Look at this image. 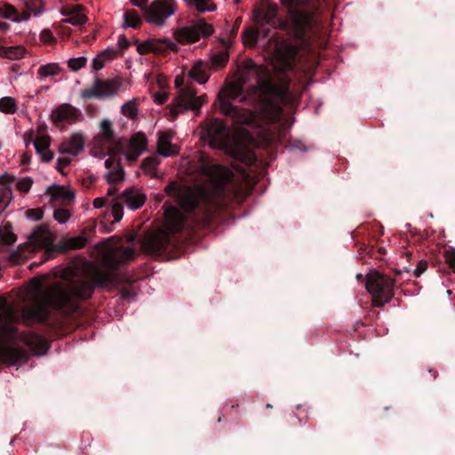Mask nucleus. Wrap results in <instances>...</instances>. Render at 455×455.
Returning a JSON list of instances; mask_svg holds the SVG:
<instances>
[{"label":"nucleus","instance_id":"nucleus-58","mask_svg":"<svg viewBox=\"0 0 455 455\" xmlns=\"http://www.w3.org/2000/svg\"><path fill=\"white\" fill-rule=\"evenodd\" d=\"M365 253V254H369L371 256H374L375 252H374V248L373 247H370L369 245H365L363 244L361 248H360V253Z\"/></svg>","mask_w":455,"mask_h":455},{"label":"nucleus","instance_id":"nucleus-50","mask_svg":"<svg viewBox=\"0 0 455 455\" xmlns=\"http://www.w3.org/2000/svg\"><path fill=\"white\" fill-rule=\"evenodd\" d=\"M168 99V93L166 92H156L153 94L154 102L162 105L165 103Z\"/></svg>","mask_w":455,"mask_h":455},{"label":"nucleus","instance_id":"nucleus-17","mask_svg":"<svg viewBox=\"0 0 455 455\" xmlns=\"http://www.w3.org/2000/svg\"><path fill=\"white\" fill-rule=\"evenodd\" d=\"M147 148V138L144 133L137 132L130 140L127 148L123 151L126 159L135 162Z\"/></svg>","mask_w":455,"mask_h":455},{"label":"nucleus","instance_id":"nucleus-12","mask_svg":"<svg viewBox=\"0 0 455 455\" xmlns=\"http://www.w3.org/2000/svg\"><path fill=\"white\" fill-rule=\"evenodd\" d=\"M296 54L297 49L291 44L284 41L275 43L271 56L272 65L277 70H287L292 66Z\"/></svg>","mask_w":455,"mask_h":455},{"label":"nucleus","instance_id":"nucleus-63","mask_svg":"<svg viewBox=\"0 0 455 455\" xmlns=\"http://www.w3.org/2000/svg\"><path fill=\"white\" fill-rule=\"evenodd\" d=\"M117 189L115 187H109L107 192L108 196H114L116 193Z\"/></svg>","mask_w":455,"mask_h":455},{"label":"nucleus","instance_id":"nucleus-39","mask_svg":"<svg viewBox=\"0 0 455 455\" xmlns=\"http://www.w3.org/2000/svg\"><path fill=\"white\" fill-rule=\"evenodd\" d=\"M124 174V171L121 168H115L109 171L107 175L108 183L113 185L116 182L123 180Z\"/></svg>","mask_w":455,"mask_h":455},{"label":"nucleus","instance_id":"nucleus-54","mask_svg":"<svg viewBox=\"0 0 455 455\" xmlns=\"http://www.w3.org/2000/svg\"><path fill=\"white\" fill-rule=\"evenodd\" d=\"M106 61L111 60L116 57V52L114 49H106L99 53Z\"/></svg>","mask_w":455,"mask_h":455},{"label":"nucleus","instance_id":"nucleus-26","mask_svg":"<svg viewBox=\"0 0 455 455\" xmlns=\"http://www.w3.org/2000/svg\"><path fill=\"white\" fill-rule=\"evenodd\" d=\"M164 39L148 40L138 45L137 50L140 54L154 52L160 54L164 52Z\"/></svg>","mask_w":455,"mask_h":455},{"label":"nucleus","instance_id":"nucleus-2","mask_svg":"<svg viewBox=\"0 0 455 455\" xmlns=\"http://www.w3.org/2000/svg\"><path fill=\"white\" fill-rule=\"evenodd\" d=\"M231 116L235 117L233 123H242L245 127L235 128L232 132L228 124L214 116H207L199 126L200 138L211 148L221 149L247 165L253 164L257 158L243 141L251 142L254 136L267 141L282 140L293 123L287 118L291 116Z\"/></svg>","mask_w":455,"mask_h":455},{"label":"nucleus","instance_id":"nucleus-38","mask_svg":"<svg viewBox=\"0 0 455 455\" xmlns=\"http://www.w3.org/2000/svg\"><path fill=\"white\" fill-rule=\"evenodd\" d=\"M123 204H124V203L119 199V196L117 198L114 199V201H113L112 215L114 217L115 222L120 221L123 218V215H124Z\"/></svg>","mask_w":455,"mask_h":455},{"label":"nucleus","instance_id":"nucleus-31","mask_svg":"<svg viewBox=\"0 0 455 455\" xmlns=\"http://www.w3.org/2000/svg\"><path fill=\"white\" fill-rule=\"evenodd\" d=\"M47 194L55 200L61 199L65 202H69L75 198L73 192L66 190L63 187L52 186L48 188Z\"/></svg>","mask_w":455,"mask_h":455},{"label":"nucleus","instance_id":"nucleus-4","mask_svg":"<svg viewBox=\"0 0 455 455\" xmlns=\"http://www.w3.org/2000/svg\"><path fill=\"white\" fill-rule=\"evenodd\" d=\"M17 339L37 355L46 354L50 347L46 339L41 335L31 331L20 333L15 326L10 323H4L0 319V361L14 364L28 359L27 353L22 347L8 344Z\"/></svg>","mask_w":455,"mask_h":455},{"label":"nucleus","instance_id":"nucleus-60","mask_svg":"<svg viewBox=\"0 0 455 455\" xmlns=\"http://www.w3.org/2000/svg\"><path fill=\"white\" fill-rule=\"evenodd\" d=\"M115 164H116V160L112 157H109L108 158L106 161H105V166L107 169L108 170H113L115 169Z\"/></svg>","mask_w":455,"mask_h":455},{"label":"nucleus","instance_id":"nucleus-35","mask_svg":"<svg viewBox=\"0 0 455 455\" xmlns=\"http://www.w3.org/2000/svg\"><path fill=\"white\" fill-rule=\"evenodd\" d=\"M259 32L256 28L250 27L247 28L242 36L243 44L246 47H253L258 40Z\"/></svg>","mask_w":455,"mask_h":455},{"label":"nucleus","instance_id":"nucleus-24","mask_svg":"<svg viewBox=\"0 0 455 455\" xmlns=\"http://www.w3.org/2000/svg\"><path fill=\"white\" fill-rule=\"evenodd\" d=\"M62 14L68 16V18L62 20V22L69 23L74 26H81L87 20V18L83 12L81 6L68 8L62 12Z\"/></svg>","mask_w":455,"mask_h":455},{"label":"nucleus","instance_id":"nucleus-30","mask_svg":"<svg viewBox=\"0 0 455 455\" xmlns=\"http://www.w3.org/2000/svg\"><path fill=\"white\" fill-rule=\"evenodd\" d=\"M95 227H91L88 229L84 228L82 235L75 237H71L67 242V246L71 250H79L86 246L88 243V237L86 236L87 232H92Z\"/></svg>","mask_w":455,"mask_h":455},{"label":"nucleus","instance_id":"nucleus-25","mask_svg":"<svg viewBox=\"0 0 455 455\" xmlns=\"http://www.w3.org/2000/svg\"><path fill=\"white\" fill-rule=\"evenodd\" d=\"M188 7L198 12H213L217 10V4L213 0H182Z\"/></svg>","mask_w":455,"mask_h":455},{"label":"nucleus","instance_id":"nucleus-8","mask_svg":"<svg viewBox=\"0 0 455 455\" xmlns=\"http://www.w3.org/2000/svg\"><path fill=\"white\" fill-rule=\"evenodd\" d=\"M178 10V0H153L145 9L147 22L162 27Z\"/></svg>","mask_w":455,"mask_h":455},{"label":"nucleus","instance_id":"nucleus-29","mask_svg":"<svg viewBox=\"0 0 455 455\" xmlns=\"http://www.w3.org/2000/svg\"><path fill=\"white\" fill-rule=\"evenodd\" d=\"M17 241V235L13 233L11 222H4L0 226V243L3 245H12Z\"/></svg>","mask_w":455,"mask_h":455},{"label":"nucleus","instance_id":"nucleus-56","mask_svg":"<svg viewBox=\"0 0 455 455\" xmlns=\"http://www.w3.org/2000/svg\"><path fill=\"white\" fill-rule=\"evenodd\" d=\"M291 146L293 148H296V149H299V150H301V151H306L307 150V147L306 145H304L300 140H294L291 142Z\"/></svg>","mask_w":455,"mask_h":455},{"label":"nucleus","instance_id":"nucleus-21","mask_svg":"<svg viewBox=\"0 0 455 455\" xmlns=\"http://www.w3.org/2000/svg\"><path fill=\"white\" fill-rule=\"evenodd\" d=\"M210 70L211 68L206 62L203 60H197L190 68L188 76L200 84H204L208 81L210 77Z\"/></svg>","mask_w":455,"mask_h":455},{"label":"nucleus","instance_id":"nucleus-13","mask_svg":"<svg viewBox=\"0 0 455 455\" xmlns=\"http://www.w3.org/2000/svg\"><path fill=\"white\" fill-rule=\"evenodd\" d=\"M121 86L119 79H96L92 85L81 92L84 99L108 98L115 95Z\"/></svg>","mask_w":455,"mask_h":455},{"label":"nucleus","instance_id":"nucleus-16","mask_svg":"<svg viewBox=\"0 0 455 455\" xmlns=\"http://www.w3.org/2000/svg\"><path fill=\"white\" fill-rule=\"evenodd\" d=\"M100 127V133L93 139L95 146L103 150L107 146L116 145V140L112 123L108 119H104L101 121Z\"/></svg>","mask_w":455,"mask_h":455},{"label":"nucleus","instance_id":"nucleus-48","mask_svg":"<svg viewBox=\"0 0 455 455\" xmlns=\"http://www.w3.org/2000/svg\"><path fill=\"white\" fill-rule=\"evenodd\" d=\"M106 60H104V58H102L100 54H98L93 60H92V68L93 70L95 71H99L100 70L101 68H104L105 64H106Z\"/></svg>","mask_w":455,"mask_h":455},{"label":"nucleus","instance_id":"nucleus-3","mask_svg":"<svg viewBox=\"0 0 455 455\" xmlns=\"http://www.w3.org/2000/svg\"><path fill=\"white\" fill-rule=\"evenodd\" d=\"M198 170L211 182L208 189H201L198 195L191 191H181L175 183H170L165 188V192L177 197L180 207L187 212L192 213L198 211L202 213V221L210 225L221 210L228 207L229 202L236 197L235 191V175L228 168L217 164L204 153L198 159Z\"/></svg>","mask_w":455,"mask_h":455},{"label":"nucleus","instance_id":"nucleus-23","mask_svg":"<svg viewBox=\"0 0 455 455\" xmlns=\"http://www.w3.org/2000/svg\"><path fill=\"white\" fill-rule=\"evenodd\" d=\"M172 135L166 132H161L157 140V152L163 156L168 157L178 153L177 147L171 143Z\"/></svg>","mask_w":455,"mask_h":455},{"label":"nucleus","instance_id":"nucleus-15","mask_svg":"<svg viewBox=\"0 0 455 455\" xmlns=\"http://www.w3.org/2000/svg\"><path fill=\"white\" fill-rule=\"evenodd\" d=\"M277 6L269 0H260L252 11V20L257 26L270 24L277 15Z\"/></svg>","mask_w":455,"mask_h":455},{"label":"nucleus","instance_id":"nucleus-20","mask_svg":"<svg viewBox=\"0 0 455 455\" xmlns=\"http://www.w3.org/2000/svg\"><path fill=\"white\" fill-rule=\"evenodd\" d=\"M85 144L84 137L82 133H74L68 140L61 143L60 151L62 154L77 156L84 150Z\"/></svg>","mask_w":455,"mask_h":455},{"label":"nucleus","instance_id":"nucleus-1","mask_svg":"<svg viewBox=\"0 0 455 455\" xmlns=\"http://www.w3.org/2000/svg\"><path fill=\"white\" fill-rule=\"evenodd\" d=\"M135 251L131 247L123 250L120 259H109L110 270L96 269L92 273L91 278L82 276H67L64 273L63 281L51 284L43 293L41 301L22 309L21 315L24 321L30 324L36 322L46 323L51 316L50 309L59 312L64 316H71L81 309L80 303L90 299L95 287H108L116 282L114 273L120 267L121 260H132Z\"/></svg>","mask_w":455,"mask_h":455},{"label":"nucleus","instance_id":"nucleus-49","mask_svg":"<svg viewBox=\"0 0 455 455\" xmlns=\"http://www.w3.org/2000/svg\"><path fill=\"white\" fill-rule=\"evenodd\" d=\"M428 263L427 260H419L418 262L417 267L413 270V275L415 277L420 276L427 268Z\"/></svg>","mask_w":455,"mask_h":455},{"label":"nucleus","instance_id":"nucleus-34","mask_svg":"<svg viewBox=\"0 0 455 455\" xmlns=\"http://www.w3.org/2000/svg\"><path fill=\"white\" fill-rule=\"evenodd\" d=\"M18 110L17 102L12 97H3L0 99V112L4 114H14Z\"/></svg>","mask_w":455,"mask_h":455},{"label":"nucleus","instance_id":"nucleus-61","mask_svg":"<svg viewBox=\"0 0 455 455\" xmlns=\"http://www.w3.org/2000/svg\"><path fill=\"white\" fill-rule=\"evenodd\" d=\"M183 81H184V76H177L176 78H175V86L177 88H182V84H183Z\"/></svg>","mask_w":455,"mask_h":455},{"label":"nucleus","instance_id":"nucleus-43","mask_svg":"<svg viewBox=\"0 0 455 455\" xmlns=\"http://www.w3.org/2000/svg\"><path fill=\"white\" fill-rule=\"evenodd\" d=\"M443 258L449 268L455 272V249L445 250Z\"/></svg>","mask_w":455,"mask_h":455},{"label":"nucleus","instance_id":"nucleus-46","mask_svg":"<svg viewBox=\"0 0 455 455\" xmlns=\"http://www.w3.org/2000/svg\"><path fill=\"white\" fill-rule=\"evenodd\" d=\"M15 8L12 5L6 4L0 7V16L5 19H11L15 14Z\"/></svg>","mask_w":455,"mask_h":455},{"label":"nucleus","instance_id":"nucleus-44","mask_svg":"<svg viewBox=\"0 0 455 455\" xmlns=\"http://www.w3.org/2000/svg\"><path fill=\"white\" fill-rule=\"evenodd\" d=\"M33 184V180L30 178H25L22 180H20L17 182V188L23 193H27L31 188V186Z\"/></svg>","mask_w":455,"mask_h":455},{"label":"nucleus","instance_id":"nucleus-59","mask_svg":"<svg viewBox=\"0 0 455 455\" xmlns=\"http://www.w3.org/2000/svg\"><path fill=\"white\" fill-rule=\"evenodd\" d=\"M131 3L134 5V6H137L139 8H147L146 5H147V3H148V0H131Z\"/></svg>","mask_w":455,"mask_h":455},{"label":"nucleus","instance_id":"nucleus-18","mask_svg":"<svg viewBox=\"0 0 455 455\" xmlns=\"http://www.w3.org/2000/svg\"><path fill=\"white\" fill-rule=\"evenodd\" d=\"M300 0H283V4L288 7L289 14L294 24L300 29H303L309 22L307 12L297 8Z\"/></svg>","mask_w":455,"mask_h":455},{"label":"nucleus","instance_id":"nucleus-41","mask_svg":"<svg viewBox=\"0 0 455 455\" xmlns=\"http://www.w3.org/2000/svg\"><path fill=\"white\" fill-rule=\"evenodd\" d=\"M138 99L133 98L122 106L123 114H137L138 108Z\"/></svg>","mask_w":455,"mask_h":455},{"label":"nucleus","instance_id":"nucleus-10","mask_svg":"<svg viewBox=\"0 0 455 455\" xmlns=\"http://www.w3.org/2000/svg\"><path fill=\"white\" fill-rule=\"evenodd\" d=\"M207 102V95H196V92L190 86L179 89L177 96L173 100L172 114L179 111L198 113L201 108Z\"/></svg>","mask_w":455,"mask_h":455},{"label":"nucleus","instance_id":"nucleus-51","mask_svg":"<svg viewBox=\"0 0 455 455\" xmlns=\"http://www.w3.org/2000/svg\"><path fill=\"white\" fill-rule=\"evenodd\" d=\"M10 194H11V191L6 190V189L3 190L0 193V215L2 214V212L5 210V208L8 205V204L4 203V199L8 198Z\"/></svg>","mask_w":455,"mask_h":455},{"label":"nucleus","instance_id":"nucleus-42","mask_svg":"<svg viewBox=\"0 0 455 455\" xmlns=\"http://www.w3.org/2000/svg\"><path fill=\"white\" fill-rule=\"evenodd\" d=\"M53 217L59 223L63 224L66 223L70 218V212L66 209H56L53 212Z\"/></svg>","mask_w":455,"mask_h":455},{"label":"nucleus","instance_id":"nucleus-64","mask_svg":"<svg viewBox=\"0 0 455 455\" xmlns=\"http://www.w3.org/2000/svg\"><path fill=\"white\" fill-rule=\"evenodd\" d=\"M403 257H405L407 261H410L412 259V253L411 251H404Z\"/></svg>","mask_w":455,"mask_h":455},{"label":"nucleus","instance_id":"nucleus-22","mask_svg":"<svg viewBox=\"0 0 455 455\" xmlns=\"http://www.w3.org/2000/svg\"><path fill=\"white\" fill-rule=\"evenodd\" d=\"M34 146L36 153L41 156L42 161L48 163L53 159V153L49 149L50 137L47 135L38 136L35 141Z\"/></svg>","mask_w":455,"mask_h":455},{"label":"nucleus","instance_id":"nucleus-37","mask_svg":"<svg viewBox=\"0 0 455 455\" xmlns=\"http://www.w3.org/2000/svg\"><path fill=\"white\" fill-rule=\"evenodd\" d=\"M228 61V53L227 52H221L216 55H213L211 59L212 68L219 69L226 66Z\"/></svg>","mask_w":455,"mask_h":455},{"label":"nucleus","instance_id":"nucleus-33","mask_svg":"<svg viewBox=\"0 0 455 455\" xmlns=\"http://www.w3.org/2000/svg\"><path fill=\"white\" fill-rule=\"evenodd\" d=\"M142 21L138 14V12L134 10L126 11L124 15V28H137L141 25Z\"/></svg>","mask_w":455,"mask_h":455},{"label":"nucleus","instance_id":"nucleus-27","mask_svg":"<svg viewBox=\"0 0 455 455\" xmlns=\"http://www.w3.org/2000/svg\"><path fill=\"white\" fill-rule=\"evenodd\" d=\"M27 11L21 13V19L27 20L31 14L37 16L43 12V4L41 0H21Z\"/></svg>","mask_w":455,"mask_h":455},{"label":"nucleus","instance_id":"nucleus-62","mask_svg":"<svg viewBox=\"0 0 455 455\" xmlns=\"http://www.w3.org/2000/svg\"><path fill=\"white\" fill-rule=\"evenodd\" d=\"M12 179L9 176V175H3V176H0V183L4 185L10 181H12Z\"/></svg>","mask_w":455,"mask_h":455},{"label":"nucleus","instance_id":"nucleus-47","mask_svg":"<svg viewBox=\"0 0 455 455\" xmlns=\"http://www.w3.org/2000/svg\"><path fill=\"white\" fill-rule=\"evenodd\" d=\"M26 215L33 220H39L43 218L44 212L41 209H29L26 212Z\"/></svg>","mask_w":455,"mask_h":455},{"label":"nucleus","instance_id":"nucleus-57","mask_svg":"<svg viewBox=\"0 0 455 455\" xmlns=\"http://www.w3.org/2000/svg\"><path fill=\"white\" fill-rule=\"evenodd\" d=\"M106 204V199L103 197H97L93 200V206L96 209H100Z\"/></svg>","mask_w":455,"mask_h":455},{"label":"nucleus","instance_id":"nucleus-28","mask_svg":"<svg viewBox=\"0 0 455 455\" xmlns=\"http://www.w3.org/2000/svg\"><path fill=\"white\" fill-rule=\"evenodd\" d=\"M26 50L21 45L2 46L0 45V57L9 60H19L25 56Z\"/></svg>","mask_w":455,"mask_h":455},{"label":"nucleus","instance_id":"nucleus-55","mask_svg":"<svg viewBox=\"0 0 455 455\" xmlns=\"http://www.w3.org/2000/svg\"><path fill=\"white\" fill-rule=\"evenodd\" d=\"M164 51L166 49L173 52H178L179 50V47L178 45L176 44V43L172 42V40L168 39V38H164Z\"/></svg>","mask_w":455,"mask_h":455},{"label":"nucleus","instance_id":"nucleus-36","mask_svg":"<svg viewBox=\"0 0 455 455\" xmlns=\"http://www.w3.org/2000/svg\"><path fill=\"white\" fill-rule=\"evenodd\" d=\"M60 68L57 63L43 65L38 68L37 74L40 77L53 76L59 74Z\"/></svg>","mask_w":455,"mask_h":455},{"label":"nucleus","instance_id":"nucleus-14","mask_svg":"<svg viewBox=\"0 0 455 455\" xmlns=\"http://www.w3.org/2000/svg\"><path fill=\"white\" fill-rule=\"evenodd\" d=\"M29 241L36 247L45 249V253L47 257L44 261H46L50 258L53 256V254L57 251L55 245L53 244V240L52 235L46 227H37L29 235Z\"/></svg>","mask_w":455,"mask_h":455},{"label":"nucleus","instance_id":"nucleus-52","mask_svg":"<svg viewBox=\"0 0 455 455\" xmlns=\"http://www.w3.org/2000/svg\"><path fill=\"white\" fill-rule=\"evenodd\" d=\"M40 40L44 43H52L53 42L54 40V36L52 35V33L48 30V29H44L41 32L40 34Z\"/></svg>","mask_w":455,"mask_h":455},{"label":"nucleus","instance_id":"nucleus-40","mask_svg":"<svg viewBox=\"0 0 455 455\" xmlns=\"http://www.w3.org/2000/svg\"><path fill=\"white\" fill-rule=\"evenodd\" d=\"M87 59L85 57H77L69 59L68 67L73 71H78L86 65Z\"/></svg>","mask_w":455,"mask_h":455},{"label":"nucleus","instance_id":"nucleus-7","mask_svg":"<svg viewBox=\"0 0 455 455\" xmlns=\"http://www.w3.org/2000/svg\"><path fill=\"white\" fill-rule=\"evenodd\" d=\"M395 280L376 270L366 275L365 287L372 296L373 306L383 307L394 297Z\"/></svg>","mask_w":455,"mask_h":455},{"label":"nucleus","instance_id":"nucleus-45","mask_svg":"<svg viewBox=\"0 0 455 455\" xmlns=\"http://www.w3.org/2000/svg\"><path fill=\"white\" fill-rule=\"evenodd\" d=\"M50 117L55 124H59V123H62V122L72 124L76 121L77 116L60 115V116H50Z\"/></svg>","mask_w":455,"mask_h":455},{"label":"nucleus","instance_id":"nucleus-32","mask_svg":"<svg viewBox=\"0 0 455 455\" xmlns=\"http://www.w3.org/2000/svg\"><path fill=\"white\" fill-rule=\"evenodd\" d=\"M160 163V160L156 155H152L146 157L141 163V169L147 174L152 177H156V168Z\"/></svg>","mask_w":455,"mask_h":455},{"label":"nucleus","instance_id":"nucleus-9","mask_svg":"<svg viewBox=\"0 0 455 455\" xmlns=\"http://www.w3.org/2000/svg\"><path fill=\"white\" fill-rule=\"evenodd\" d=\"M213 32L212 25L200 19L174 30L173 37L181 44H188L198 42L201 37L210 36Z\"/></svg>","mask_w":455,"mask_h":455},{"label":"nucleus","instance_id":"nucleus-6","mask_svg":"<svg viewBox=\"0 0 455 455\" xmlns=\"http://www.w3.org/2000/svg\"><path fill=\"white\" fill-rule=\"evenodd\" d=\"M184 225L183 217L177 215L174 223L167 230H161L146 242L148 250L155 255L168 253L178 247L176 234L180 233Z\"/></svg>","mask_w":455,"mask_h":455},{"label":"nucleus","instance_id":"nucleus-53","mask_svg":"<svg viewBox=\"0 0 455 455\" xmlns=\"http://www.w3.org/2000/svg\"><path fill=\"white\" fill-rule=\"evenodd\" d=\"M71 163V160L69 158H67V157H60L58 159V163H57V170L60 172V173H63V169L65 167H67L68 165H69Z\"/></svg>","mask_w":455,"mask_h":455},{"label":"nucleus","instance_id":"nucleus-11","mask_svg":"<svg viewBox=\"0 0 455 455\" xmlns=\"http://www.w3.org/2000/svg\"><path fill=\"white\" fill-rule=\"evenodd\" d=\"M243 87V81L241 78L227 83L213 103L214 110H219L222 114H233L235 110L232 100L242 93Z\"/></svg>","mask_w":455,"mask_h":455},{"label":"nucleus","instance_id":"nucleus-19","mask_svg":"<svg viewBox=\"0 0 455 455\" xmlns=\"http://www.w3.org/2000/svg\"><path fill=\"white\" fill-rule=\"evenodd\" d=\"M119 199L130 209L137 210L142 207L146 202V196L134 188H126L119 196Z\"/></svg>","mask_w":455,"mask_h":455},{"label":"nucleus","instance_id":"nucleus-5","mask_svg":"<svg viewBox=\"0 0 455 455\" xmlns=\"http://www.w3.org/2000/svg\"><path fill=\"white\" fill-rule=\"evenodd\" d=\"M289 90V81L284 76L274 77L264 68H256V84L248 89L241 101L261 107L265 109L275 108V101L283 100Z\"/></svg>","mask_w":455,"mask_h":455}]
</instances>
